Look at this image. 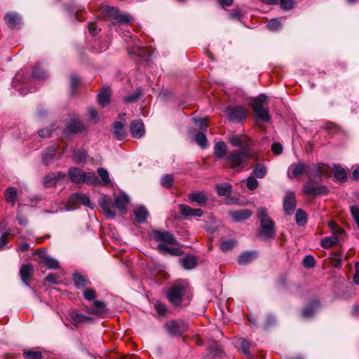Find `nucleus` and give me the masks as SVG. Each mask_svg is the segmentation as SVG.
<instances>
[{
  "label": "nucleus",
  "instance_id": "f257e3e1",
  "mask_svg": "<svg viewBox=\"0 0 359 359\" xmlns=\"http://www.w3.org/2000/svg\"><path fill=\"white\" fill-rule=\"evenodd\" d=\"M260 221V229L257 232V236L262 240L273 238L276 236L275 222L269 217L265 208H260L257 212Z\"/></svg>",
  "mask_w": 359,
  "mask_h": 359
},
{
  "label": "nucleus",
  "instance_id": "f03ea898",
  "mask_svg": "<svg viewBox=\"0 0 359 359\" xmlns=\"http://www.w3.org/2000/svg\"><path fill=\"white\" fill-rule=\"evenodd\" d=\"M252 156L251 151L235 149L225 157V161L231 168H243Z\"/></svg>",
  "mask_w": 359,
  "mask_h": 359
},
{
  "label": "nucleus",
  "instance_id": "7ed1b4c3",
  "mask_svg": "<svg viewBox=\"0 0 359 359\" xmlns=\"http://www.w3.org/2000/svg\"><path fill=\"white\" fill-rule=\"evenodd\" d=\"M187 287V284L185 281L181 280L175 282L167 291V298L169 302L174 306H180Z\"/></svg>",
  "mask_w": 359,
  "mask_h": 359
},
{
  "label": "nucleus",
  "instance_id": "20e7f679",
  "mask_svg": "<svg viewBox=\"0 0 359 359\" xmlns=\"http://www.w3.org/2000/svg\"><path fill=\"white\" fill-rule=\"evenodd\" d=\"M266 100V97L264 95H261L252 100V107L258 119L262 120L264 122H269L271 116L269 115V110L263 107V104Z\"/></svg>",
  "mask_w": 359,
  "mask_h": 359
},
{
  "label": "nucleus",
  "instance_id": "39448f33",
  "mask_svg": "<svg viewBox=\"0 0 359 359\" xmlns=\"http://www.w3.org/2000/svg\"><path fill=\"white\" fill-rule=\"evenodd\" d=\"M318 184L316 183V180L309 178L303 186V193L306 196H312L327 194L328 193L327 188L324 185H319Z\"/></svg>",
  "mask_w": 359,
  "mask_h": 359
},
{
  "label": "nucleus",
  "instance_id": "423d86ee",
  "mask_svg": "<svg viewBox=\"0 0 359 359\" xmlns=\"http://www.w3.org/2000/svg\"><path fill=\"white\" fill-rule=\"evenodd\" d=\"M151 235L154 241L164 245H178L179 243L170 231L154 230Z\"/></svg>",
  "mask_w": 359,
  "mask_h": 359
},
{
  "label": "nucleus",
  "instance_id": "0eeeda50",
  "mask_svg": "<svg viewBox=\"0 0 359 359\" xmlns=\"http://www.w3.org/2000/svg\"><path fill=\"white\" fill-rule=\"evenodd\" d=\"M86 127L83 123L77 119H71L67 127L62 131V135L67 138H71L76 133L85 130Z\"/></svg>",
  "mask_w": 359,
  "mask_h": 359
},
{
  "label": "nucleus",
  "instance_id": "6e6552de",
  "mask_svg": "<svg viewBox=\"0 0 359 359\" xmlns=\"http://www.w3.org/2000/svg\"><path fill=\"white\" fill-rule=\"evenodd\" d=\"M224 112L226 113L229 120L232 122H240L244 120L246 117L245 109L241 106L227 107Z\"/></svg>",
  "mask_w": 359,
  "mask_h": 359
},
{
  "label": "nucleus",
  "instance_id": "1a4fd4ad",
  "mask_svg": "<svg viewBox=\"0 0 359 359\" xmlns=\"http://www.w3.org/2000/svg\"><path fill=\"white\" fill-rule=\"evenodd\" d=\"M81 203L84 205L93 208L89 197L85 194L75 193L69 196L67 202V210H72L75 209L74 204Z\"/></svg>",
  "mask_w": 359,
  "mask_h": 359
},
{
  "label": "nucleus",
  "instance_id": "9d476101",
  "mask_svg": "<svg viewBox=\"0 0 359 359\" xmlns=\"http://www.w3.org/2000/svg\"><path fill=\"white\" fill-rule=\"evenodd\" d=\"M33 254L39 255V263L43 264L48 269H57L60 268V263L57 260L46 255V253L42 252L41 250H36Z\"/></svg>",
  "mask_w": 359,
  "mask_h": 359
},
{
  "label": "nucleus",
  "instance_id": "9b49d317",
  "mask_svg": "<svg viewBox=\"0 0 359 359\" xmlns=\"http://www.w3.org/2000/svg\"><path fill=\"white\" fill-rule=\"evenodd\" d=\"M228 140L233 147H239V149L250 151L252 141L245 136L232 135L228 138Z\"/></svg>",
  "mask_w": 359,
  "mask_h": 359
},
{
  "label": "nucleus",
  "instance_id": "f8f14e48",
  "mask_svg": "<svg viewBox=\"0 0 359 359\" xmlns=\"http://www.w3.org/2000/svg\"><path fill=\"white\" fill-rule=\"evenodd\" d=\"M105 13L112 19L115 20L117 22L121 24L127 25L132 20L129 15L126 13H120L114 7H107L105 8Z\"/></svg>",
  "mask_w": 359,
  "mask_h": 359
},
{
  "label": "nucleus",
  "instance_id": "ddd939ff",
  "mask_svg": "<svg viewBox=\"0 0 359 359\" xmlns=\"http://www.w3.org/2000/svg\"><path fill=\"white\" fill-rule=\"evenodd\" d=\"M309 166L302 163H292L287 170V177L290 179L298 177L304 173L307 174Z\"/></svg>",
  "mask_w": 359,
  "mask_h": 359
},
{
  "label": "nucleus",
  "instance_id": "4468645a",
  "mask_svg": "<svg viewBox=\"0 0 359 359\" xmlns=\"http://www.w3.org/2000/svg\"><path fill=\"white\" fill-rule=\"evenodd\" d=\"M297 205L296 196L294 192L287 191L283 199V208L285 213L291 215L294 213Z\"/></svg>",
  "mask_w": 359,
  "mask_h": 359
},
{
  "label": "nucleus",
  "instance_id": "2eb2a0df",
  "mask_svg": "<svg viewBox=\"0 0 359 359\" xmlns=\"http://www.w3.org/2000/svg\"><path fill=\"white\" fill-rule=\"evenodd\" d=\"M320 302L318 299H313L311 302L303 308L302 316L304 318L309 319L314 316L317 311L320 308Z\"/></svg>",
  "mask_w": 359,
  "mask_h": 359
},
{
  "label": "nucleus",
  "instance_id": "dca6fc26",
  "mask_svg": "<svg viewBox=\"0 0 359 359\" xmlns=\"http://www.w3.org/2000/svg\"><path fill=\"white\" fill-rule=\"evenodd\" d=\"M99 203L106 217L110 219H113L116 217V213L112 210L114 208V203L112 199L103 197L100 200Z\"/></svg>",
  "mask_w": 359,
  "mask_h": 359
},
{
  "label": "nucleus",
  "instance_id": "f3484780",
  "mask_svg": "<svg viewBox=\"0 0 359 359\" xmlns=\"http://www.w3.org/2000/svg\"><path fill=\"white\" fill-rule=\"evenodd\" d=\"M190 203L199 206H204L207 204L208 198L203 191H195L187 195Z\"/></svg>",
  "mask_w": 359,
  "mask_h": 359
},
{
  "label": "nucleus",
  "instance_id": "a211bd4d",
  "mask_svg": "<svg viewBox=\"0 0 359 359\" xmlns=\"http://www.w3.org/2000/svg\"><path fill=\"white\" fill-rule=\"evenodd\" d=\"M165 329L170 334L180 336L185 331V325L182 322L170 321L165 323Z\"/></svg>",
  "mask_w": 359,
  "mask_h": 359
},
{
  "label": "nucleus",
  "instance_id": "6ab92c4d",
  "mask_svg": "<svg viewBox=\"0 0 359 359\" xmlns=\"http://www.w3.org/2000/svg\"><path fill=\"white\" fill-rule=\"evenodd\" d=\"M34 274V266L31 264H22L20 269V276L24 285L29 287V281Z\"/></svg>",
  "mask_w": 359,
  "mask_h": 359
},
{
  "label": "nucleus",
  "instance_id": "aec40b11",
  "mask_svg": "<svg viewBox=\"0 0 359 359\" xmlns=\"http://www.w3.org/2000/svg\"><path fill=\"white\" fill-rule=\"evenodd\" d=\"M130 130L131 135L134 138L139 139L142 137L144 133V125L142 120H134L130 123Z\"/></svg>",
  "mask_w": 359,
  "mask_h": 359
},
{
  "label": "nucleus",
  "instance_id": "412c9836",
  "mask_svg": "<svg viewBox=\"0 0 359 359\" xmlns=\"http://www.w3.org/2000/svg\"><path fill=\"white\" fill-rule=\"evenodd\" d=\"M69 315L72 323L75 326L83 323H90L93 321V318L91 317L85 316L76 310L70 311Z\"/></svg>",
  "mask_w": 359,
  "mask_h": 359
},
{
  "label": "nucleus",
  "instance_id": "4be33fe9",
  "mask_svg": "<svg viewBox=\"0 0 359 359\" xmlns=\"http://www.w3.org/2000/svg\"><path fill=\"white\" fill-rule=\"evenodd\" d=\"M327 174V170L323 168V164L318 163L316 167L312 170L308 169L307 175L309 178L316 180V183L322 182V177Z\"/></svg>",
  "mask_w": 359,
  "mask_h": 359
},
{
  "label": "nucleus",
  "instance_id": "5701e85b",
  "mask_svg": "<svg viewBox=\"0 0 359 359\" xmlns=\"http://www.w3.org/2000/svg\"><path fill=\"white\" fill-rule=\"evenodd\" d=\"M201 129L202 130L201 132L198 133L195 137V141L197 142V144L203 149H205L208 145V140L205 136V132L207 130L208 125L206 124L205 121L203 120H201V125L200 126Z\"/></svg>",
  "mask_w": 359,
  "mask_h": 359
},
{
  "label": "nucleus",
  "instance_id": "b1692460",
  "mask_svg": "<svg viewBox=\"0 0 359 359\" xmlns=\"http://www.w3.org/2000/svg\"><path fill=\"white\" fill-rule=\"evenodd\" d=\"M6 24L11 29L16 28L22 23V18L17 13H8L4 16Z\"/></svg>",
  "mask_w": 359,
  "mask_h": 359
},
{
  "label": "nucleus",
  "instance_id": "393cba45",
  "mask_svg": "<svg viewBox=\"0 0 359 359\" xmlns=\"http://www.w3.org/2000/svg\"><path fill=\"white\" fill-rule=\"evenodd\" d=\"M129 197L126 194H119L115 196L114 203V208H117L123 214L127 212L126 205L129 203Z\"/></svg>",
  "mask_w": 359,
  "mask_h": 359
},
{
  "label": "nucleus",
  "instance_id": "a878e982",
  "mask_svg": "<svg viewBox=\"0 0 359 359\" xmlns=\"http://www.w3.org/2000/svg\"><path fill=\"white\" fill-rule=\"evenodd\" d=\"M181 214L184 217L195 216L201 217L203 215V211L200 208H192L185 204H180L179 206Z\"/></svg>",
  "mask_w": 359,
  "mask_h": 359
},
{
  "label": "nucleus",
  "instance_id": "bb28decb",
  "mask_svg": "<svg viewBox=\"0 0 359 359\" xmlns=\"http://www.w3.org/2000/svg\"><path fill=\"white\" fill-rule=\"evenodd\" d=\"M257 257V252L255 250L245 251L238 258V263L240 265H246L252 262Z\"/></svg>",
  "mask_w": 359,
  "mask_h": 359
},
{
  "label": "nucleus",
  "instance_id": "cd10ccee",
  "mask_svg": "<svg viewBox=\"0 0 359 359\" xmlns=\"http://www.w3.org/2000/svg\"><path fill=\"white\" fill-rule=\"evenodd\" d=\"M57 148L55 146H50L46 148L42 154V160L44 165H49L56 156Z\"/></svg>",
  "mask_w": 359,
  "mask_h": 359
},
{
  "label": "nucleus",
  "instance_id": "c85d7f7f",
  "mask_svg": "<svg viewBox=\"0 0 359 359\" xmlns=\"http://www.w3.org/2000/svg\"><path fill=\"white\" fill-rule=\"evenodd\" d=\"M72 279L75 287L78 289L85 287L90 284L88 277L79 272L74 273Z\"/></svg>",
  "mask_w": 359,
  "mask_h": 359
},
{
  "label": "nucleus",
  "instance_id": "c756f323",
  "mask_svg": "<svg viewBox=\"0 0 359 359\" xmlns=\"http://www.w3.org/2000/svg\"><path fill=\"white\" fill-rule=\"evenodd\" d=\"M229 214L236 222H242L249 219L252 216V212L249 210L243 209L231 212Z\"/></svg>",
  "mask_w": 359,
  "mask_h": 359
},
{
  "label": "nucleus",
  "instance_id": "7c9ffc66",
  "mask_svg": "<svg viewBox=\"0 0 359 359\" xmlns=\"http://www.w3.org/2000/svg\"><path fill=\"white\" fill-rule=\"evenodd\" d=\"M83 175L84 172L78 168L72 167L69 170V178L73 182L81 183Z\"/></svg>",
  "mask_w": 359,
  "mask_h": 359
},
{
  "label": "nucleus",
  "instance_id": "2f4dec72",
  "mask_svg": "<svg viewBox=\"0 0 359 359\" xmlns=\"http://www.w3.org/2000/svg\"><path fill=\"white\" fill-rule=\"evenodd\" d=\"M149 212L144 206L138 207L134 210V215L135 221L139 224L145 222Z\"/></svg>",
  "mask_w": 359,
  "mask_h": 359
},
{
  "label": "nucleus",
  "instance_id": "473e14b6",
  "mask_svg": "<svg viewBox=\"0 0 359 359\" xmlns=\"http://www.w3.org/2000/svg\"><path fill=\"white\" fill-rule=\"evenodd\" d=\"M252 175L255 178L262 179L267 173V168L263 163H257L252 166Z\"/></svg>",
  "mask_w": 359,
  "mask_h": 359
},
{
  "label": "nucleus",
  "instance_id": "72a5a7b5",
  "mask_svg": "<svg viewBox=\"0 0 359 359\" xmlns=\"http://www.w3.org/2000/svg\"><path fill=\"white\" fill-rule=\"evenodd\" d=\"M214 156L217 158H223L226 157V145L222 142H217L214 146Z\"/></svg>",
  "mask_w": 359,
  "mask_h": 359
},
{
  "label": "nucleus",
  "instance_id": "f704fd0d",
  "mask_svg": "<svg viewBox=\"0 0 359 359\" xmlns=\"http://www.w3.org/2000/svg\"><path fill=\"white\" fill-rule=\"evenodd\" d=\"M114 135L116 140H123L126 136V133L124 130L123 125L120 121H115L113 124Z\"/></svg>",
  "mask_w": 359,
  "mask_h": 359
},
{
  "label": "nucleus",
  "instance_id": "c9c22d12",
  "mask_svg": "<svg viewBox=\"0 0 359 359\" xmlns=\"http://www.w3.org/2000/svg\"><path fill=\"white\" fill-rule=\"evenodd\" d=\"M4 196L6 202L11 203L12 205H14L18 199V192L16 188L13 187H8L6 189Z\"/></svg>",
  "mask_w": 359,
  "mask_h": 359
},
{
  "label": "nucleus",
  "instance_id": "e433bc0d",
  "mask_svg": "<svg viewBox=\"0 0 359 359\" xmlns=\"http://www.w3.org/2000/svg\"><path fill=\"white\" fill-rule=\"evenodd\" d=\"M180 263L185 269L190 270L196 267L197 259L194 256L187 255L180 259Z\"/></svg>",
  "mask_w": 359,
  "mask_h": 359
},
{
  "label": "nucleus",
  "instance_id": "4c0bfd02",
  "mask_svg": "<svg viewBox=\"0 0 359 359\" xmlns=\"http://www.w3.org/2000/svg\"><path fill=\"white\" fill-rule=\"evenodd\" d=\"M157 248L163 252H167L175 256H180L184 254V251L182 249L179 248H169L168 246L163 243H158L157 245Z\"/></svg>",
  "mask_w": 359,
  "mask_h": 359
},
{
  "label": "nucleus",
  "instance_id": "58836bf2",
  "mask_svg": "<svg viewBox=\"0 0 359 359\" xmlns=\"http://www.w3.org/2000/svg\"><path fill=\"white\" fill-rule=\"evenodd\" d=\"M215 189L219 196H226L231 193L232 186L229 183H223L217 184Z\"/></svg>",
  "mask_w": 359,
  "mask_h": 359
},
{
  "label": "nucleus",
  "instance_id": "ea45409f",
  "mask_svg": "<svg viewBox=\"0 0 359 359\" xmlns=\"http://www.w3.org/2000/svg\"><path fill=\"white\" fill-rule=\"evenodd\" d=\"M334 177L339 182H344L347 179V172L344 168L339 165L334 166Z\"/></svg>",
  "mask_w": 359,
  "mask_h": 359
},
{
  "label": "nucleus",
  "instance_id": "a19ab883",
  "mask_svg": "<svg viewBox=\"0 0 359 359\" xmlns=\"http://www.w3.org/2000/svg\"><path fill=\"white\" fill-rule=\"evenodd\" d=\"M32 76L36 80H44L47 78V74L39 64H36L33 68Z\"/></svg>",
  "mask_w": 359,
  "mask_h": 359
},
{
  "label": "nucleus",
  "instance_id": "79ce46f5",
  "mask_svg": "<svg viewBox=\"0 0 359 359\" xmlns=\"http://www.w3.org/2000/svg\"><path fill=\"white\" fill-rule=\"evenodd\" d=\"M81 183H86L90 185L96 186L100 184L98 178L94 172H85Z\"/></svg>",
  "mask_w": 359,
  "mask_h": 359
},
{
  "label": "nucleus",
  "instance_id": "37998d69",
  "mask_svg": "<svg viewBox=\"0 0 359 359\" xmlns=\"http://www.w3.org/2000/svg\"><path fill=\"white\" fill-rule=\"evenodd\" d=\"M295 221L298 226H304L307 222V214L302 209H298L295 214Z\"/></svg>",
  "mask_w": 359,
  "mask_h": 359
},
{
  "label": "nucleus",
  "instance_id": "c03bdc74",
  "mask_svg": "<svg viewBox=\"0 0 359 359\" xmlns=\"http://www.w3.org/2000/svg\"><path fill=\"white\" fill-rule=\"evenodd\" d=\"M106 311V304L102 301L95 300L93 302V309L90 312L92 314L99 315L104 313Z\"/></svg>",
  "mask_w": 359,
  "mask_h": 359
},
{
  "label": "nucleus",
  "instance_id": "a18cd8bd",
  "mask_svg": "<svg viewBox=\"0 0 359 359\" xmlns=\"http://www.w3.org/2000/svg\"><path fill=\"white\" fill-rule=\"evenodd\" d=\"M339 238L336 236L326 237L321 241V246L324 248L328 249L334 245H337Z\"/></svg>",
  "mask_w": 359,
  "mask_h": 359
},
{
  "label": "nucleus",
  "instance_id": "49530a36",
  "mask_svg": "<svg viewBox=\"0 0 359 359\" xmlns=\"http://www.w3.org/2000/svg\"><path fill=\"white\" fill-rule=\"evenodd\" d=\"M22 356L25 359H42L43 353L34 350H25L22 353Z\"/></svg>",
  "mask_w": 359,
  "mask_h": 359
},
{
  "label": "nucleus",
  "instance_id": "de8ad7c7",
  "mask_svg": "<svg viewBox=\"0 0 359 359\" xmlns=\"http://www.w3.org/2000/svg\"><path fill=\"white\" fill-rule=\"evenodd\" d=\"M142 90L140 88H138L136 90V91L129 95L125 96L123 99V102L125 103H133L136 102L142 96Z\"/></svg>",
  "mask_w": 359,
  "mask_h": 359
},
{
  "label": "nucleus",
  "instance_id": "09e8293b",
  "mask_svg": "<svg viewBox=\"0 0 359 359\" xmlns=\"http://www.w3.org/2000/svg\"><path fill=\"white\" fill-rule=\"evenodd\" d=\"M97 100L100 105L103 107L107 106L110 101V95L107 90L101 91L97 95Z\"/></svg>",
  "mask_w": 359,
  "mask_h": 359
},
{
  "label": "nucleus",
  "instance_id": "8fccbe9b",
  "mask_svg": "<svg viewBox=\"0 0 359 359\" xmlns=\"http://www.w3.org/2000/svg\"><path fill=\"white\" fill-rule=\"evenodd\" d=\"M97 174L101 178V184L104 185H108L111 182V180L109 176V173L104 168H99L97 170Z\"/></svg>",
  "mask_w": 359,
  "mask_h": 359
},
{
  "label": "nucleus",
  "instance_id": "3c124183",
  "mask_svg": "<svg viewBox=\"0 0 359 359\" xmlns=\"http://www.w3.org/2000/svg\"><path fill=\"white\" fill-rule=\"evenodd\" d=\"M173 181V176L170 174H166L162 177L161 184L166 189H171L172 187Z\"/></svg>",
  "mask_w": 359,
  "mask_h": 359
},
{
  "label": "nucleus",
  "instance_id": "603ef678",
  "mask_svg": "<svg viewBox=\"0 0 359 359\" xmlns=\"http://www.w3.org/2000/svg\"><path fill=\"white\" fill-rule=\"evenodd\" d=\"M87 153L82 150H76L74 152L73 159L76 163L86 162Z\"/></svg>",
  "mask_w": 359,
  "mask_h": 359
},
{
  "label": "nucleus",
  "instance_id": "864d4df0",
  "mask_svg": "<svg viewBox=\"0 0 359 359\" xmlns=\"http://www.w3.org/2000/svg\"><path fill=\"white\" fill-rule=\"evenodd\" d=\"M236 241H234L233 239L224 241L221 243L220 249L223 252L230 251L231 250H232L234 248V246L236 245Z\"/></svg>",
  "mask_w": 359,
  "mask_h": 359
},
{
  "label": "nucleus",
  "instance_id": "5fc2aeb1",
  "mask_svg": "<svg viewBox=\"0 0 359 359\" xmlns=\"http://www.w3.org/2000/svg\"><path fill=\"white\" fill-rule=\"evenodd\" d=\"M246 186L249 190L253 191L258 187L259 182L255 177L250 175L246 180Z\"/></svg>",
  "mask_w": 359,
  "mask_h": 359
},
{
  "label": "nucleus",
  "instance_id": "6e6d98bb",
  "mask_svg": "<svg viewBox=\"0 0 359 359\" xmlns=\"http://www.w3.org/2000/svg\"><path fill=\"white\" fill-rule=\"evenodd\" d=\"M302 264L305 268L311 269L316 265V260L312 255H306L303 259Z\"/></svg>",
  "mask_w": 359,
  "mask_h": 359
},
{
  "label": "nucleus",
  "instance_id": "4d7b16f0",
  "mask_svg": "<svg viewBox=\"0 0 359 359\" xmlns=\"http://www.w3.org/2000/svg\"><path fill=\"white\" fill-rule=\"evenodd\" d=\"M55 176L53 172L47 175L43 179V184L46 187H50L56 184Z\"/></svg>",
  "mask_w": 359,
  "mask_h": 359
},
{
  "label": "nucleus",
  "instance_id": "13d9d810",
  "mask_svg": "<svg viewBox=\"0 0 359 359\" xmlns=\"http://www.w3.org/2000/svg\"><path fill=\"white\" fill-rule=\"evenodd\" d=\"M251 344L249 341L246 339H243L241 342V348L243 351V353L247 355L250 356V348Z\"/></svg>",
  "mask_w": 359,
  "mask_h": 359
},
{
  "label": "nucleus",
  "instance_id": "bf43d9fd",
  "mask_svg": "<svg viewBox=\"0 0 359 359\" xmlns=\"http://www.w3.org/2000/svg\"><path fill=\"white\" fill-rule=\"evenodd\" d=\"M83 294L84 298L88 301L94 300L96 297L95 291L93 289H85Z\"/></svg>",
  "mask_w": 359,
  "mask_h": 359
},
{
  "label": "nucleus",
  "instance_id": "052dcab7",
  "mask_svg": "<svg viewBox=\"0 0 359 359\" xmlns=\"http://www.w3.org/2000/svg\"><path fill=\"white\" fill-rule=\"evenodd\" d=\"M280 27V21L276 18L271 19L267 24V27L271 31L277 30Z\"/></svg>",
  "mask_w": 359,
  "mask_h": 359
},
{
  "label": "nucleus",
  "instance_id": "680f3d73",
  "mask_svg": "<svg viewBox=\"0 0 359 359\" xmlns=\"http://www.w3.org/2000/svg\"><path fill=\"white\" fill-rule=\"evenodd\" d=\"M60 276L55 273H49L46 278L45 281L53 283V284H59L60 283Z\"/></svg>",
  "mask_w": 359,
  "mask_h": 359
},
{
  "label": "nucleus",
  "instance_id": "e2e57ef3",
  "mask_svg": "<svg viewBox=\"0 0 359 359\" xmlns=\"http://www.w3.org/2000/svg\"><path fill=\"white\" fill-rule=\"evenodd\" d=\"M294 5L293 0H280V8L283 10H290L293 8Z\"/></svg>",
  "mask_w": 359,
  "mask_h": 359
},
{
  "label": "nucleus",
  "instance_id": "0e129e2a",
  "mask_svg": "<svg viewBox=\"0 0 359 359\" xmlns=\"http://www.w3.org/2000/svg\"><path fill=\"white\" fill-rule=\"evenodd\" d=\"M351 212L359 229V208L356 205L351 206Z\"/></svg>",
  "mask_w": 359,
  "mask_h": 359
},
{
  "label": "nucleus",
  "instance_id": "69168bd1",
  "mask_svg": "<svg viewBox=\"0 0 359 359\" xmlns=\"http://www.w3.org/2000/svg\"><path fill=\"white\" fill-rule=\"evenodd\" d=\"M155 309L159 316H163L168 311L165 305L158 302L155 304Z\"/></svg>",
  "mask_w": 359,
  "mask_h": 359
},
{
  "label": "nucleus",
  "instance_id": "338daca9",
  "mask_svg": "<svg viewBox=\"0 0 359 359\" xmlns=\"http://www.w3.org/2000/svg\"><path fill=\"white\" fill-rule=\"evenodd\" d=\"M271 150L275 154L279 155L283 152V147L280 143L274 142L271 146Z\"/></svg>",
  "mask_w": 359,
  "mask_h": 359
},
{
  "label": "nucleus",
  "instance_id": "774afa93",
  "mask_svg": "<svg viewBox=\"0 0 359 359\" xmlns=\"http://www.w3.org/2000/svg\"><path fill=\"white\" fill-rule=\"evenodd\" d=\"M275 323H276L275 317L272 315H269V316H267L266 320L264 322V327H265V328L267 329V328L270 327L271 326L275 325Z\"/></svg>",
  "mask_w": 359,
  "mask_h": 359
}]
</instances>
